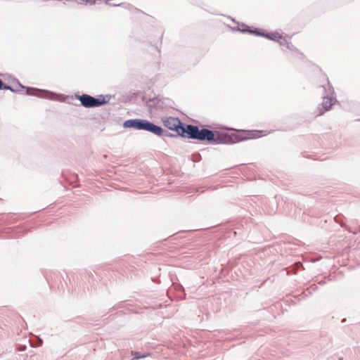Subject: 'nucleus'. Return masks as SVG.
<instances>
[{
    "instance_id": "423d86ee",
    "label": "nucleus",
    "mask_w": 360,
    "mask_h": 360,
    "mask_svg": "<svg viewBox=\"0 0 360 360\" xmlns=\"http://www.w3.org/2000/svg\"><path fill=\"white\" fill-rule=\"evenodd\" d=\"M174 102L172 99L161 95H158L146 101V105L150 111H152L153 109L163 110L167 108H174Z\"/></svg>"
},
{
    "instance_id": "39448f33",
    "label": "nucleus",
    "mask_w": 360,
    "mask_h": 360,
    "mask_svg": "<svg viewBox=\"0 0 360 360\" xmlns=\"http://www.w3.org/2000/svg\"><path fill=\"white\" fill-rule=\"evenodd\" d=\"M122 127L124 129H134L139 131H146L152 134L153 130H158L155 124L146 119L133 118L124 121Z\"/></svg>"
},
{
    "instance_id": "7ed1b4c3",
    "label": "nucleus",
    "mask_w": 360,
    "mask_h": 360,
    "mask_svg": "<svg viewBox=\"0 0 360 360\" xmlns=\"http://www.w3.org/2000/svg\"><path fill=\"white\" fill-rule=\"evenodd\" d=\"M326 84L321 86L324 91L323 96V101L317 108L318 113L316 116L323 115L325 112L329 111L332 106L338 102L335 96V91L333 86L328 78H326Z\"/></svg>"
},
{
    "instance_id": "4be33fe9",
    "label": "nucleus",
    "mask_w": 360,
    "mask_h": 360,
    "mask_svg": "<svg viewBox=\"0 0 360 360\" xmlns=\"http://www.w3.org/2000/svg\"><path fill=\"white\" fill-rule=\"evenodd\" d=\"M339 360H343V357H340Z\"/></svg>"
},
{
    "instance_id": "f3484780",
    "label": "nucleus",
    "mask_w": 360,
    "mask_h": 360,
    "mask_svg": "<svg viewBox=\"0 0 360 360\" xmlns=\"http://www.w3.org/2000/svg\"><path fill=\"white\" fill-rule=\"evenodd\" d=\"M318 287L316 284H311L309 288L307 289L309 294H311L312 291H316Z\"/></svg>"
},
{
    "instance_id": "5701e85b",
    "label": "nucleus",
    "mask_w": 360,
    "mask_h": 360,
    "mask_svg": "<svg viewBox=\"0 0 360 360\" xmlns=\"http://www.w3.org/2000/svg\"><path fill=\"white\" fill-rule=\"evenodd\" d=\"M130 360H134V359L132 358V359H131Z\"/></svg>"
},
{
    "instance_id": "0eeeda50",
    "label": "nucleus",
    "mask_w": 360,
    "mask_h": 360,
    "mask_svg": "<svg viewBox=\"0 0 360 360\" xmlns=\"http://www.w3.org/2000/svg\"><path fill=\"white\" fill-rule=\"evenodd\" d=\"M155 127L158 128V130H153L152 134L158 136L159 137H169V138H177L181 137V135H177V133L172 134L167 130L164 129L161 126L155 124Z\"/></svg>"
},
{
    "instance_id": "6e6552de",
    "label": "nucleus",
    "mask_w": 360,
    "mask_h": 360,
    "mask_svg": "<svg viewBox=\"0 0 360 360\" xmlns=\"http://www.w3.org/2000/svg\"><path fill=\"white\" fill-rule=\"evenodd\" d=\"M264 38L276 42L281 36V34L278 32H267L266 30H264Z\"/></svg>"
},
{
    "instance_id": "2eb2a0df",
    "label": "nucleus",
    "mask_w": 360,
    "mask_h": 360,
    "mask_svg": "<svg viewBox=\"0 0 360 360\" xmlns=\"http://www.w3.org/2000/svg\"><path fill=\"white\" fill-rule=\"evenodd\" d=\"M229 18L233 21L235 23L237 24V26L236 27H231V30L233 31H236V32H240V25L238 22H237L234 18H231V17H229Z\"/></svg>"
},
{
    "instance_id": "dca6fc26",
    "label": "nucleus",
    "mask_w": 360,
    "mask_h": 360,
    "mask_svg": "<svg viewBox=\"0 0 360 360\" xmlns=\"http://www.w3.org/2000/svg\"><path fill=\"white\" fill-rule=\"evenodd\" d=\"M346 229L349 232L352 233L353 234H357L358 232H360V226H357L356 229L353 230L352 228L347 226Z\"/></svg>"
},
{
    "instance_id": "1a4fd4ad",
    "label": "nucleus",
    "mask_w": 360,
    "mask_h": 360,
    "mask_svg": "<svg viewBox=\"0 0 360 360\" xmlns=\"http://www.w3.org/2000/svg\"><path fill=\"white\" fill-rule=\"evenodd\" d=\"M264 30H265L262 29V28H257V27H255L253 26H250V29L249 30L248 34L256 36V37H263V36H264Z\"/></svg>"
},
{
    "instance_id": "20e7f679",
    "label": "nucleus",
    "mask_w": 360,
    "mask_h": 360,
    "mask_svg": "<svg viewBox=\"0 0 360 360\" xmlns=\"http://www.w3.org/2000/svg\"><path fill=\"white\" fill-rule=\"evenodd\" d=\"M75 98L80 101L82 106L86 108H94L108 104L111 98L110 94H100L96 96L83 93L81 95H75Z\"/></svg>"
},
{
    "instance_id": "f03ea898",
    "label": "nucleus",
    "mask_w": 360,
    "mask_h": 360,
    "mask_svg": "<svg viewBox=\"0 0 360 360\" xmlns=\"http://www.w3.org/2000/svg\"><path fill=\"white\" fill-rule=\"evenodd\" d=\"M9 82L11 84L8 85L11 86L13 90L11 91L13 93H20L23 90H25V94L27 96H32L53 101L59 100L61 102H65L66 99L68 98L66 95L56 93L49 90L24 86L15 77H12L11 79L9 80Z\"/></svg>"
},
{
    "instance_id": "412c9836",
    "label": "nucleus",
    "mask_w": 360,
    "mask_h": 360,
    "mask_svg": "<svg viewBox=\"0 0 360 360\" xmlns=\"http://www.w3.org/2000/svg\"><path fill=\"white\" fill-rule=\"evenodd\" d=\"M111 5L113 6H120L122 5V4H117V3H115L114 4H111Z\"/></svg>"
},
{
    "instance_id": "f8f14e48",
    "label": "nucleus",
    "mask_w": 360,
    "mask_h": 360,
    "mask_svg": "<svg viewBox=\"0 0 360 360\" xmlns=\"http://www.w3.org/2000/svg\"><path fill=\"white\" fill-rule=\"evenodd\" d=\"M344 216L342 214H338L334 217L335 222L340 224L342 226H344Z\"/></svg>"
},
{
    "instance_id": "9d476101",
    "label": "nucleus",
    "mask_w": 360,
    "mask_h": 360,
    "mask_svg": "<svg viewBox=\"0 0 360 360\" xmlns=\"http://www.w3.org/2000/svg\"><path fill=\"white\" fill-rule=\"evenodd\" d=\"M240 33H243V34H248L249 33V30L250 29V25H246L245 23H240Z\"/></svg>"
},
{
    "instance_id": "ddd939ff",
    "label": "nucleus",
    "mask_w": 360,
    "mask_h": 360,
    "mask_svg": "<svg viewBox=\"0 0 360 360\" xmlns=\"http://www.w3.org/2000/svg\"><path fill=\"white\" fill-rule=\"evenodd\" d=\"M133 355H134L133 359L134 360H137V359L145 358V357L148 356L149 355V354L146 353V354H140L138 352H135L133 354Z\"/></svg>"
},
{
    "instance_id": "a211bd4d",
    "label": "nucleus",
    "mask_w": 360,
    "mask_h": 360,
    "mask_svg": "<svg viewBox=\"0 0 360 360\" xmlns=\"http://www.w3.org/2000/svg\"><path fill=\"white\" fill-rule=\"evenodd\" d=\"M286 48H287L288 49H289V50H292V51H293L294 49H295V48L294 45H293L291 42H290V41H288V42L287 46H286Z\"/></svg>"
},
{
    "instance_id": "9b49d317",
    "label": "nucleus",
    "mask_w": 360,
    "mask_h": 360,
    "mask_svg": "<svg viewBox=\"0 0 360 360\" xmlns=\"http://www.w3.org/2000/svg\"><path fill=\"white\" fill-rule=\"evenodd\" d=\"M0 90H9L13 91L9 85L3 82L1 79H0Z\"/></svg>"
},
{
    "instance_id": "6ab92c4d",
    "label": "nucleus",
    "mask_w": 360,
    "mask_h": 360,
    "mask_svg": "<svg viewBox=\"0 0 360 360\" xmlns=\"http://www.w3.org/2000/svg\"><path fill=\"white\" fill-rule=\"evenodd\" d=\"M96 0H88V4H90L91 5H94L96 4Z\"/></svg>"
},
{
    "instance_id": "f257e3e1",
    "label": "nucleus",
    "mask_w": 360,
    "mask_h": 360,
    "mask_svg": "<svg viewBox=\"0 0 360 360\" xmlns=\"http://www.w3.org/2000/svg\"><path fill=\"white\" fill-rule=\"evenodd\" d=\"M161 121L169 130L181 135V138L197 140L211 145L234 144L243 141L262 136L259 130H231L228 131L221 128L210 129L198 125L183 122L179 117H162Z\"/></svg>"
},
{
    "instance_id": "aec40b11",
    "label": "nucleus",
    "mask_w": 360,
    "mask_h": 360,
    "mask_svg": "<svg viewBox=\"0 0 360 360\" xmlns=\"http://www.w3.org/2000/svg\"><path fill=\"white\" fill-rule=\"evenodd\" d=\"M318 283H319V284H320V285H323V284H325V283H326V280H325V279H321V280H320Z\"/></svg>"
},
{
    "instance_id": "4468645a",
    "label": "nucleus",
    "mask_w": 360,
    "mask_h": 360,
    "mask_svg": "<svg viewBox=\"0 0 360 360\" xmlns=\"http://www.w3.org/2000/svg\"><path fill=\"white\" fill-rule=\"evenodd\" d=\"M277 42L279 44L280 46H286L288 41L284 37L281 35L280 38L278 39Z\"/></svg>"
}]
</instances>
